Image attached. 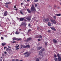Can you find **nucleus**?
I'll return each mask as SVG.
<instances>
[{"mask_svg":"<svg viewBox=\"0 0 61 61\" xmlns=\"http://www.w3.org/2000/svg\"><path fill=\"white\" fill-rule=\"evenodd\" d=\"M30 53L28 52H26L23 54V55H25V57H28L30 55Z\"/></svg>","mask_w":61,"mask_h":61,"instance_id":"1","label":"nucleus"},{"mask_svg":"<svg viewBox=\"0 0 61 61\" xmlns=\"http://www.w3.org/2000/svg\"><path fill=\"white\" fill-rule=\"evenodd\" d=\"M21 48H23H23H30V46L29 45H26L25 46L24 45H21Z\"/></svg>","mask_w":61,"mask_h":61,"instance_id":"2","label":"nucleus"},{"mask_svg":"<svg viewBox=\"0 0 61 61\" xmlns=\"http://www.w3.org/2000/svg\"><path fill=\"white\" fill-rule=\"evenodd\" d=\"M31 10L32 11H36V10L35 7H34V6L33 5H32L31 7Z\"/></svg>","mask_w":61,"mask_h":61,"instance_id":"3","label":"nucleus"},{"mask_svg":"<svg viewBox=\"0 0 61 61\" xmlns=\"http://www.w3.org/2000/svg\"><path fill=\"white\" fill-rule=\"evenodd\" d=\"M51 21L52 23H53V24H56V22L55 20H51Z\"/></svg>","mask_w":61,"mask_h":61,"instance_id":"4","label":"nucleus"},{"mask_svg":"<svg viewBox=\"0 0 61 61\" xmlns=\"http://www.w3.org/2000/svg\"><path fill=\"white\" fill-rule=\"evenodd\" d=\"M49 20L48 18V19H44L43 21L44 22H48Z\"/></svg>","mask_w":61,"mask_h":61,"instance_id":"5","label":"nucleus"},{"mask_svg":"<svg viewBox=\"0 0 61 61\" xmlns=\"http://www.w3.org/2000/svg\"><path fill=\"white\" fill-rule=\"evenodd\" d=\"M31 17H26V19L28 20V21H30L31 20Z\"/></svg>","mask_w":61,"mask_h":61,"instance_id":"6","label":"nucleus"},{"mask_svg":"<svg viewBox=\"0 0 61 61\" xmlns=\"http://www.w3.org/2000/svg\"><path fill=\"white\" fill-rule=\"evenodd\" d=\"M22 25H26V24L25 23L22 22L20 26H21Z\"/></svg>","mask_w":61,"mask_h":61,"instance_id":"7","label":"nucleus"},{"mask_svg":"<svg viewBox=\"0 0 61 61\" xmlns=\"http://www.w3.org/2000/svg\"><path fill=\"white\" fill-rule=\"evenodd\" d=\"M32 39V38H29L27 39V40H26V42H28V41H30Z\"/></svg>","mask_w":61,"mask_h":61,"instance_id":"8","label":"nucleus"},{"mask_svg":"<svg viewBox=\"0 0 61 61\" xmlns=\"http://www.w3.org/2000/svg\"><path fill=\"white\" fill-rule=\"evenodd\" d=\"M19 19H20V21H23L24 19V18H19Z\"/></svg>","mask_w":61,"mask_h":61,"instance_id":"9","label":"nucleus"},{"mask_svg":"<svg viewBox=\"0 0 61 61\" xmlns=\"http://www.w3.org/2000/svg\"><path fill=\"white\" fill-rule=\"evenodd\" d=\"M51 28L52 30H54V31H56V29L55 28H53V27H51Z\"/></svg>","mask_w":61,"mask_h":61,"instance_id":"10","label":"nucleus"},{"mask_svg":"<svg viewBox=\"0 0 61 61\" xmlns=\"http://www.w3.org/2000/svg\"><path fill=\"white\" fill-rule=\"evenodd\" d=\"M7 15V11H5V13H4V15L5 16H6Z\"/></svg>","mask_w":61,"mask_h":61,"instance_id":"11","label":"nucleus"},{"mask_svg":"<svg viewBox=\"0 0 61 61\" xmlns=\"http://www.w3.org/2000/svg\"><path fill=\"white\" fill-rule=\"evenodd\" d=\"M42 48V47H38L37 48V49L38 50H40Z\"/></svg>","mask_w":61,"mask_h":61,"instance_id":"12","label":"nucleus"},{"mask_svg":"<svg viewBox=\"0 0 61 61\" xmlns=\"http://www.w3.org/2000/svg\"><path fill=\"white\" fill-rule=\"evenodd\" d=\"M53 41L54 43H57V41L55 39H54L53 40Z\"/></svg>","mask_w":61,"mask_h":61,"instance_id":"13","label":"nucleus"},{"mask_svg":"<svg viewBox=\"0 0 61 61\" xmlns=\"http://www.w3.org/2000/svg\"><path fill=\"white\" fill-rule=\"evenodd\" d=\"M55 15L56 16H60L61 15V14H55Z\"/></svg>","mask_w":61,"mask_h":61,"instance_id":"14","label":"nucleus"},{"mask_svg":"<svg viewBox=\"0 0 61 61\" xmlns=\"http://www.w3.org/2000/svg\"><path fill=\"white\" fill-rule=\"evenodd\" d=\"M27 11L28 12V13H30V14L31 13V11H30L28 9H27Z\"/></svg>","mask_w":61,"mask_h":61,"instance_id":"15","label":"nucleus"},{"mask_svg":"<svg viewBox=\"0 0 61 61\" xmlns=\"http://www.w3.org/2000/svg\"><path fill=\"white\" fill-rule=\"evenodd\" d=\"M39 55H42V52L41 51H39Z\"/></svg>","mask_w":61,"mask_h":61,"instance_id":"16","label":"nucleus"},{"mask_svg":"<svg viewBox=\"0 0 61 61\" xmlns=\"http://www.w3.org/2000/svg\"><path fill=\"white\" fill-rule=\"evenodd\" d=\"M10 50H11L9 48H7L6 49V51L7 52H8L9 51H10Z\"/></svg>","mask_w":61,"mask_h":61,"instance_id":"17","label":"nucleus"},{"mask_svg":"<svg viewBox=\"0 0 61 61\" xmlns=\"http://www.w3.org/2000/svg\"><path fill=\"white\" fill-rule=\"evenodd\" d=\"M20 14L22 15H24V13H23L22 12V10H20Z\"/></svg>","mask_w":61,"mask_h":61,"instance_id":"18","label":"nucleus"},{"mask_svg":"<svg viewBox=\"0 0 61 61\" xmlns=\"http://www.w3.org/2000/svg\"><path fill=\"white\" fill-rule=\"evenodd\" d=\"M58 61H61V57H59V58H58Z\"/></svg>","mask_w":61,"mask_h":61,"instance_id":"19","label":"nucleus"},{"mask_svg":"<svg viewBox=\"0 0 61 61\" xmlns=\"http://www.w3.org/2000/svg\"><path fill=\"white\" fill-rule=\"evenodd\" d=\"M2 46H4L5 45H6V43H2Z\"/></svg>","mask_w":61,"mask_h":61,"instance_id":"20","label":"nucleus"},{"mask_svg":"<svg viewBox=\"0 0 61 61\" xmlns=\"http://www.w3.org/2000/svg\"><path fill=\"white\" fill-rule=\"evenodd\" d=\"M17 40V38H13V41H15V40Z\"/></svg>","mask_w":61,"mask_h":61,"instance_id":"21","label":"nucleus"},{"mask_svg":"<svg viewBox=\"0 0 61 61\" xmlns=\"http://www.w3.org/2000/svg\"><path fill=\"white\" fill-rule=\"evenodd\" d=\"M10 3H11L10 2H6L5 4V5H8V4H10Z\"/></svg>","mask_w":61,"mask_h":61,"instance_id":"22","label":"nucleus"},{"mask_svg":"<svg viewBox=\"0 0 61 61\" xmlns=\"http://www.w3.org/2000/svg\"><path fill=\"white\" fill-rule=\"evenodd\" d=\"M51 23L50 22H48V25L49 26H51Z\"/></svg>","mask_w":61,"mask_h":61,"instance_id":"23","label":"nucleus"},{"mask_svg":"<svg viewBox=\"0 0 61 61\" xmlns=\"http://www.w3.org/2000/svg\"><path fill=\"white\" fill-rule=\"evenodd\" d=\"M57 56L58 58L59 57H61L60 56H59V53L57 54Z\"/></svg>","mask_w":61,"mask_h":61,"instance_id":"24","label":"nucleus"},{"mask_svg":"<svg viewBox=\"0 0 61 61\" xmlns=\"http://www.w3.org/2000/svg\"><path fill=\"white\" fill-rule=\"evenodd\" d=\"M13 24V25H15V21L13 20V22H12Z\"/></svg>","mask_w":61,"mask_h":61,"instance_id":"25","label":"nucleus"},{"mask_svg":"<svg viewBox=\"0 0 61 61\" xmlns=\"http://www.w3.org/2000/svg\"><path fill=\"white\" fill-rule=\"evenodd\" d=\"M54 57H55V58L57 57V56H56V54L54 55Z\"/></svg>","mask_w":61,"mask_h":61,"instance_id":"26","label":"nucleus"},{"mask_svg":"<svg viewBox=\"0 0 61 61\" xmlns=\"http://www.w3.org/2000/svg\"><path fill=\"white\" fill-rule=\"evenodd\" d=\"M53 18L54 19V20H56V16H53Z\"/></svg>","mask_w":61,"mask_h":61,"instance_id":"27","label":"nucleus"},{"mask_svg":"<svg viewBox=\"0 0 61 61\" xmlns=\"http://www.w3.org/2000/svg\"><path fill=\"white\" fill-rule=\"evenodd\" d=\"M19 45H18V46H15V48H18L19 47Z\"/></svg>","mask_w":61,"mask_h":61,"instance_id":"28","label":"nucleus"},{"mask_svg":"<svg viewBox=\"0 0 61 61\" xmlns=\"http://www.w3.org/2000/svg\"><path fill=\"white\" fill-rule=\"evenodd\" d=\"M38 0H35L34 1V2H38Z\"/></svg>","mask_w":61,"mask_h":61,"instance_id":"29","label":"nucleus"},{"mask_svg":"<svg viewBox=\"0 0 61 61\" xmlns=\"http://www.w3.org/2000/svg\"><path fill=\"white\" fill-rule=\"evenodd\" d=\"M54 60L55 61H57V60H58V59L57 58H55V59Z\"/></svg>","mask_w":61,"mask_h":61,"instance_id":"30","label":"nucleus"},{"mask_svg":"<svg viewBox=\"0 0 61 61\" xmlns=\"http://www.w3.org/2000/svg\"><path fill=\"white\" fill-rule=\"evenodd\" d=\"M15 34H16V35H18V34H19V33L18 32L16 31L15 32Z\"/></svg>","mask_w":61,"mask_h":61,"instance_id":"31","label":"nucleus"},{"mask_svg":"<svg viewBox=\"0 0 61 61\" xmlns=\"http://www.w3.org/2000/svg\"><path fill=\"white\" fill-rule=\"evenodd\" d=\"M36 61H39V59H38V58H37L36 60Z\"/></svg>","mask_w":61,"mask_h":61,"instance_id":"32","label":"nucleus"},{"mask_svg":"<svg viewBox=\"0 0 61 61\" xmlns=\"http://www.w3.org/2000/svg\"><path fill=\"white\" fill-rule=\"evenodd\" d=\"M32 30H29L28 31V33H29V32H30Z\"/></svg>","mask_w":61,"mask_h":61,"instance_id":"33","label":"nucleus"},{"mask_svg":"<svg viewBox=\"0 0 61 61\" xmlns=\"http://www.w3.org/2000/svg\"><path fill=\"white\" fill-rule=\"evenodd\" d=\"M39 37L40 38H42V36L40 35V36H39Z\"/></svg>","mask_w":61,"mask_h":61,"instance_id":"34","label":"nucleus"},{"mask_svg":"<svg viewBox=\"0 0 61 61\" xmlns=\"http://www.w3.org/2000/svg\"><path fill=\"white\" fill-rule=\"evenodd\" d=\"M42 51H45V49H43L42 50Z\"/></svg>","mask_w":61,"mask_h":61,"instance_id":"35","label":"nucleus"},{"mask_svg":"<svg viewBox=\"0 0 61 61\" xmlns=\"http://www.w3.org/2000/svg\"><path fill=\"white\" fill-rule=\"evenodd\" d=\"M5 6H6V7H7V8H8V6L7 5H5Z\"/></svg>","mask_w":61,"mask_h":61,"instance_id":"36","label":"nucleus"},{"mask_svg":"<svg viewBox=\"0 0 61 61\" xmlns=\"http://www.w3.org/2000/svg\"><path fill=\"white\" fill-rule=\"evenodd\" d=\"M46 46H47V42H45Z\"/></svg>","mask_w":61,"mask_h":61,"instance_id":"37","label":"nucleus"},{"mask_svg":"<svg viewBox=\"0 0 61 61\" xmlns=\"http://www.w3.org/2000/svg\"><path fill=\"white\" fill-rule=\"evenodd\" d=\"M35 7H36V6H37V4H35Z\"/></svg>","mask_w":61,"mask_h":61,"instance_id":"38","label":"nucleus"},{"mask_svg":"<svg viewBox=\"0 0 61 61\" xmlns=\"http://www.w3.org/2000/svg\"><path fill=\"white\" fill-rule=\"evenodd\" d=\"M16 43V41H13L12 42V43Z\"/></svg>","mask_w":61,"mask_h":61,"instance_id":"39","label":"nucleus"},{"mask_svg":"<svg viewBox=\"0 0 61 61\" xmlns=\"http://www.w3.org/2000/svg\"><path fill=\"white\" fill-rule=\"evenodd\" d=\"M16 5L14 6V8H16Z\"/></svg>","mask_w":61,"mask_h":61,"instance_id":"40","label":"nucleus"},{"mask_svg":"<svg viewBox=\"0 0 61 61\" xmlns=\"http://www.w3.org/2000/svg\"><path fill=\"white\" fill-rule=\"evenodd\" d=\"M21 39L20 38L18 39H17V40H21Z\"/></svg>","mask_w":61,"mask_h":61,"instance_id":"41","label":"nucleus"},{"mask_svg":"<svg viewBox=\"0 0 61 61\" xmlns=\"http://www.w3.org/2000/svg\"><path fill=\"white\" fill-rule=\"evenodd\" d=\"M1 39H3L4 38H3V37H1Z\"/></svg>","mask_w":61,"mask_h":61,"instance_id":"42","label":"nucleus"},{"mask_svg":"<svg viewBox=\"0 0 61 61\" xmlns=\"http://www.w3.org/2000/svg\"><path fill=\"white\" fill-rule=\"evenodd\" d=\"M15 61V59H13L12 60V61Z\"/></svg>","mask_w":61,"mask_h":61,"instance_id":"43","label":"nucleus"},{"mask_svg":"<svg viewBox=\"0 0 61 61\" xmlns=\"http://www.w3.org/2000/svg\"><path fill=\"white\" fill-rule=\"evenodd\" d=\"M7 47H4V49H5V48H7Z\"/></svg>","mask_w":61,"mask_h":61,"instance_id":"44","label":"nucleus"},{"mask_svg":"<svg viewBox=\"0 0 61 61\" xmlns=\"http://www.w3.org/2000/svg\"><path fill=\"white\" fill-rule=\"evenodd\" d=\"M50 32V30H49L48 31V33H49Z\"/></svg>","mask_w":61,"mask_h":61,"instance_id":"45","label":"nucleus"},{"mask_svg":"<svg viewBox=\"0 0 61 61\" xmlns=\"http://www.w3.org/2000/svg\"><path fill=\"white\" fill-rule=\"evenodd\" d=\"M37 28L38 29H39V27H37Z\"/></svg>","mask_w":61,"mask_h":61,"instance_id":"46","label":"nucleus"},{"mask_svg":"<svg viewBox=\"0 0 61 61\" xmlns=\"http://www.w3.org/2000/svg\"><path fill=\"white\" fill-rule=\"evenodd\" d=\"M23 3H22L21 4V5H23Z\"/></svg>","mask_w":61,"mask_h":61,"instance_id":"47","label":"nucleus"},{"mask_svg":"<svg viewBox=\"0 0 61 61\" xmlns=\"http://www.w3.org/2000/svg\"><path fill=\"white\" fill-rule=\"evenodd\" d=\"M17 10H18V9L17 8H16L15 9V10H16V11H17Z\"/></svg>","mask_w":61,"mask_h":61,"instance_id":"48","label":"nucleus"},{"mask_svg":"<svg viewBox=\"0 0 61 61\" xmlns=\"http://www.w3.org/2000/svg\"><path fill=\"white\" fill-rule=\"evenodd\" d=\"M38 41H40V39H38Z\"/></svg>","mask_w":61,"mask_h":61,"instance_id":"49","label":"nucleus"},{"mask_svg":"<svg viewBox=\"0 0 61 61\" xmlns=\"http://www.w3.org/2000/svg\"><path fill=\"white\" fill-rule=\"evenodd\" d=\"M16 61H18V60L17 59H16Z\"/></svg>","mask_w":61,"mask_h":61,"instance_id":"50","label":"nucleus"},{"mask_svg":"<svg viewBox=\"0 0 61 61\" xmlns=\"http://www.w3.org/2000/svg\"><path fill=\"white\" fill-rule=\"evenodd\" d=\"M19 48H17L16 49V50H17L18 49H19Z\"/></svg>","mask_w":61,"mask_h":61,"instance_id":"51","label":"nucleus"},{"mask_svg":"<svg viewBox=\"0 0 61 61\" xmlns=\"http://www.w3.org/2000/svg\"><path fill=\"white\" fill-rule=\"evenodd\" d=\"M19 30H20V31H21V29H19Z\"/></svg>","mask_w":61,"mask_h":61,"instance_id":"52","label":"nucleus"},{"mask_svg":"<svg viewBox=\"0 0 61 61\" xmlns=\"http://www.w3.org/2000/svg\"><path fill=\"white\" fill-rule=\"evenodd\" d=\"M28 25H29V26H30V24H29Z\"/></svg>","mask_w":61,"mask_h":61,"instance_id":"53","label":"nucleus"},{"mask_svg":"<svg viewBox=\"0 0 61 61\" xmlns=\"http://www.w3.org/2000/svg\"><path fill=\"white\" fill-rule=\"evenodd\" d=\"M30 1V0H27V2H29V1Z\"/></svg>","mask_w":61,"mask_h":61,"instance_id":"54","label":"nucleus"},{"mask_svg":"<svg viewBox=\"0 0 61 61\" xmlns=\"http://www.w3.org/2000/svg\"><path fill=\"white\" fill-rule=\"evenodd\" d=\"M38 58V59L39 58V59H41V58L40 57H39Z\"/></svg>","mask_w":61,"mask_h":61,"instance_id":"55","label":"nucleus"},{"mask_svg":"<svg viewBox=\"0 0 61 61\" xmlns=\"http://www.w3.org/2000/svg\"><path fill=\"white\" fill-rule=\"evenodd\" d=\"M5 54H6V53H6V51H5Z\"/></svg>","mask_w":61,"mask_h":61,"instance_id":"56","label":"nucleus"},{"mask_svg":"<svg viewBox=\"0 0 61 61\" xmlns=\"http://www.w3.org/2000/svg\"><path fill=\"white\" fill-rule=\"evenodd\" d=\"M26 5L27 6H28V5H29V4H28V5Z\"/></svg>","mask_w":61,"mask_h":61,"instance_id":"57","label":"nucleus"},{"mask_svg":"<svg viewBox=\"0 0 61 61\" xmlns=\"http://www.w3.org/2000/svg\"><path fill=\"white\" fill-rule=\"evenodd\" d=\"M0 61H2V60L1 59H0Z\"/></svg>","mask_w":61,"mask_h":61,"instance_id":"58","label":"nucleus"},{"mask_svg":"<svg viewBox=\"0 0 61 61\" xmlns=\"http://www.w3.org/2000/svg\"><path fill=\"white\" fill-rule=\"evenodd\" d=\"M19 61H23V60H20Z\"/></svg>","mask_w":61,"mask_h":61,"instance_id":"59","label":"nucleus"},{"mask_svg":"<svg viewBox=\"0 0 61 61\" xmlns=\"http://www.w3.org/2000/svg\"><path fill=\"white\" fill-rule=\"evenodd\" d=\"M47 60H48V59H46V61H47Z\"/></svg>","mask_w":61,"mask_h":61,"instance_id":"60","label":"nucleus"},{"mask_svg":"<svg viewBox=\"0 0 61 61\" xmlns=\"http://www.w3.org/2000/svg\"><path fill=\"white\" fill-rule=\"evenodd\" d=\"M8 47H9V48H10V46H8Z\"/></svg>","mask_w":61,"mask_h":61,"instance_id":"61","label":"nucleus"},{"mask_svg":"<svg viewBox=\"0 0 61 61\" xmlns=\"http://www.w3.org/2000/svg\"><path fill=\"white\" fill-rule=\"evenodd\" d=\"M60 5H61V3H60Z\"/></svg>","mask_w":61,"mask_h":61,"instance_id":"62","label":"nucleus"},{"mask_svg":"<svg viewBox=\"0 0 61 61\" xmlns=\"http://www.w3.org/2000/svg\"><path fill=\"white\" fill-rule=\"evenodd\" d=\"M2 1L1 0H0V1Z\"/></svg>","mask_w":61,"mask_h":61,"instance_id":"63","label":"nucleus"},{"mask_svg":"<svg viewBox=\"0 0 61 61\" xmlns=\"http://www.w3.org/2000/svg\"><path fill=\"white\" fill-rule=\"evenodd\" d=\"M1 58H2V57H1Z\"/></svg>","mask_w":61,"mask_h":61,"instance_id":"64","label":"nucleus"}]
</instances>
